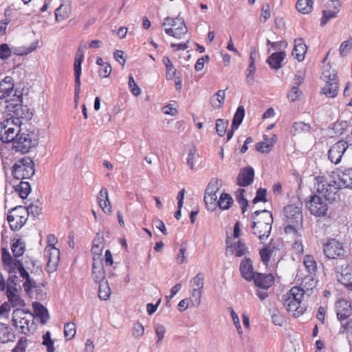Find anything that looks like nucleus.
Instances as JSON below:
<instances>
[{
  "label": "nucleus",
  "instance_id": "aec40b11",
  "mask_svg": "<svg viewBox=\"0 0 352 352\" xmlns=\"http://www.w3.org/2000/svg\"><path fill=\"white\" fill-rule=\"evenodd\" d=\"M252 280L257 287L267 289L273 285L274 278L271 274L256 273Z\"/></svg>",
  "mask_w": 352,
  "mask_h": 352
},
{
  "label": "nucleus",
  "instance_id": "0e129e2a",
  "mask_svg": "<svg viewBox=\"0 0 352 352\" xmlns=\"http://www.w3.org/2000/svg\"><path fill=\"white\" fill-rule=\"evenodd\" d=\"M266 195H267L266 189L260 188L257 190L256 196L252 201L253 204H256L259 201L266 202L267 201Z\"/></svg>",
  "mask_w": 352,
  "mask_h": 352
},
{
  "label": "nucleus",
  "instance_id": "9b49d317",
  "mask_svg": "<svg viewBox=\"0 0 352 352\" xmlns=\"http://www.w3.org/2000/svg\"><path fill=\"white\" fill-rule=\"evenodd\" d=\"M305 204L310 213L316 217H324L327 214L328 205L326 201L318 195H311Z\"/></svg>",
  "mask_w": 352,
  "mask_h": 352
},
{
  "label": "nucleus",
  "instance_id": "0eeeda50",
  "mask_svg": "<svg viewBox=\"0 0 352 352\" xmlns=\"http://www.w3.org/2000/svg\"><path fill=\"white\" fill-rule=\"evenodd\" d=\"M163 26H171L169 28H165V32L171 36L176 38H182L183 36L186 35L188 29L186 26L183 18L179 17V15L176 18L166 17L164 19L162 23Z\"/></svg>",
  "mask_w": 352,
  "mask_h": 352
},
{
  "label": "nucleus",
  "instance_id": "bf43d9fd",
  "mask_svg": "<svg viewBox=\"0 0 352 352\" xmlns=\"http://www.w3.org/2000/svg\"><path fill=\"white\" fill-rule=\"evenodd\" d=\"M202 290H197L192 289L191 293L190 300L192 302V305L195 307H197L201 303V297Z\"/></svg>",
  "mask_w": 352,
  "mask_h": 352
},
{
  "label": "nucleus",
  "instance_id": "f8f14e48",
  "mask_svg": "<svg viewBox=\"0 0 352 352\" xmlns=\"http://www.w3.org/2000/svg\"><path fill=\"white\" fill-rule=\"evenodd\" d=\"M221 186V182L217 179H212L205 190L204 202L209 210H214L218 204L217 192Z\"/></svg>",
  "mask_w": 352,
  "mask_h": 352
},
{
  "label": "nucleus",
  "instance_id": "a211bd4d",
  "mask_svg": "<svg viewBox=\"0 0 352 352\" xmlns=\"http://www.w3.org/2000/svg\"><path fill=\"white\" fill-rule=\"evenodd\" d=\"M254 177V170L251 166L241 168L236 178V184L239 186H248L253 182Z\"/></svg>",
  "mask_w": 352,
  "mask_h": 352
},
{
  "label": "nucleus",
  "instance_id": "49530a36",
  "mask_svg": "<svg viewBox=\"0 0 352 352\" xmlns=\"http://www.w3.org/2000/svg\"><path fill=\"white\" fill-rule=\"evenodd\" d=\"M228 126V121L224 119H217L216 120V131L217 134L223 137L226 132Z\"/></svg>",
  "mask_w": 352,
  "mask_h": 352
},
{
  "label": "nucleus",
  "instance_id": "ddd939ff",
  "mask_svg": "<svg viewBox=\"0 0 352 352\" xmlns=\"http://www.w3.org/2000/svg\"><path fill=\"white\" fill-rule=\"evenodd\" d=\"M323 252L329 259H342L346 251L342 243L331 239L324 245Z\"/></svg>",
  "mask_w": 352,
  "mask_h": 352
},
{
  "label": "nucleus",
  "instance_id": "a878e982",
  "mask_svg": "<svg viewBox=\"0 0 352 352\" xmlns=\"http://www.w3.org/2000/svg\"><path fill=\"white\" fill-rule=\"evenodd\" d=\"M226 243L228 245L226 252L228 253L229 251H232V254L234 251V255L236 257L245 255L248 252V248L246 247L245 244L242 243L241 241H239L236 243L230 245L229 238H227Z\"/></svg>",
  "mask_w": 352,
  "mask_h": 352
},
{
  "label": "nucleus",
  "instance_id": "423d86ee",
  "mask_svg": "<svg viewBox=\"0 0 352 352\" xmlns=\"http://www.w3.org/2000/svg\"><path fill=\"white\" fill-rule=\"evenodd\" d=\"M12 173L16 179H29L35 173L34 162L30 157H24L13 165Z\"/></svg>",
  "mask_w": 352,
  "mask_h": 352
},
{
  "label": "nucleus",
  "instance_id": "e433bc0d",
  "mask_svg": "<svg viewBox=\"0 0 352 352\" xmlns=\"http://www.w3.org/2000/svg\"><path fill=\"white\" fill-rule=\"evenodd\" d=\"M25 244L21 239H14L12 244V252L13 253L14 259L22 256L25 252Z\"/></svg>",
  "mask_w": 352,
  "mask_h": 352
},
{
  "label": "nucleus",
  "instance_id": "5fc2aeb1",
  "mask_svg": "<svg viewBox=\"0 0 352 352\" xmlns=\"http://www.w3.org/2000/svg\"><path fill=\"white\" fill-rule=\"evenodd\" d=\"M186 250H187V243L186 242H183L180 245L179 252L176 256V261L178 263L182 264L186 261V258L185 256Z\"/></svg>",
  "mask_w": 352,
  "mask_h": 352
},
{
  "label": "nucleus",
  "instance_id": "f704fd0d",
  "mask_svg": "<svg viewBox=\"0 0 352 352\" xmlns=\"http://www.w3.org/2000/svg\"><path fill=\"white\" fill-rule=\"evenodd\" d=\"M321 78L326 83L338 81L336 71L329 65L324 66Z\"/></svg>",
  "mask_w": 352,
  "mask_h": 352
},
{
  "label": "nucleus",
  "instance_id": "412c9836",
  "mask_svg": "<svg viewBox=\"0 0 352 352\" xmlns=\"http://www.w3.org/2000/svg\"><path fill=\"white\" fill-rule=\"evenodd\" d=\"M92 275L94 280L98 283L105 279V272L102 259L93 257Z\"/></svg>",
  "mask_w": 352,
  "mask_h": 352
},
{
  "label": "nucleus",
  "instance_id": "6e6552de",
  "mask_svg": "<svg viewBox=\"0 0 352 352\" xmlns=\"http://www.w3.org/2000/svg\"><path fill=\"white\" fill-rule=\"evenodd\" d=\"M10 227L12 230H19L28 220V211L26 207L18 206L12 208L7 217Z\"/></svg>",
  "mask_w": 352,
  "mask_h": 352
},
{
  "label": "nucleus",
  "instance_id": "de8ad7c7",
  "mask_svg": "<svg viewBox=\"0 0 352 352\" xmlns=\"http://www.w3.org/2000/svg\"><path fill=\"white\" fill-rule=\"evenodd\" d=\"M204 276L202 273H198L191 280L192 289L202 290L204 285Z\"/></svg>",
  "mask_w": 352,
  "mask_h": 352
},
{
  "label": "nucleus",
  "instance_id": "4c0bfd02",
  "mask_svg": "<svg viewBox=\"0 0 352 352\" xmlns=\"http://www.w3.org/2000/svg\"><path fill=\"white\" fill-rule=\"evenodd\" d=\"M304 265L311 276L316 274L317 270L316 262L311 255H306L303 261Z\"/></svg>",
  "mask_w": 352,
  "mask_h": 352
},
{
  "label": "nucleus",
  "instance_id": "c756f323",
  "mask_svg": "<svg viewBox=\"0 0 352 352\" xmlns=\"http://www.w3.org/2000/svg\"><path fill=\"white\" fill-rule=\"evenodd\" d=\"M14 338V336L12 333L11 328L8 325L0 323V344L12 342Z\"/></svg>",
  "mask_w": 352,
  "mask_h": 352
},
{
  "label": "nucleus",
  "instance_id": "a19ab883",
  "mask_svg": "<svg viewBox=\"0 0 352 352\" xmlns=\"http://www.w3.org/2000/svg\"><path fill=\"white\" fill-rule=\"evenodd\" d=\"M245 190L243 188H239L235 192L236 200L239 203L242 213H244L248 206V201L245 198L244 194Z\"/></svg>",
  "mask_w": 352,
  "mask_h": 352
},
{
  "label": "nucleus",
  "instance_id": "7ed1b4c3",
  "mask_svg": "<svg viewBox=\"0 0 352 352\" xmlns=\"http://www.w3.org/2000/svg\"><path fill=\"white\" fill-rule=\"evenodd\" d=\"M304 289L300 287H293L283 298V304L289 312L298 317L303 314L305 309L301 306V300L304 296Z\"/></svg>",
  "mask_w": 352,
  "mask_h": 352
},
{
  "label": "nucleus",
  "instance_id": "338daca9",
  "mask_svg": "<svg viewBox=\"0 0 352 352\" xmlns=\"http://www.w3.org/2000/svg\"><path fill=\"white\" fill-rule=\"evenodd\" d=\"M301 91L297 86H292L291 90L287 94V98L289 101H296L300 96Z\"/></svg>",
  "mask_w": 352,
  "mask_h": 352
},
{
  "label": "nucleus",
  "instance_id": "e2e57ef3",
  "mask_svg": "<svg viewBox=\"0 0 352 352\" xmlns=\"http://www.w3.org/2000/svg\"><path fill=\"white\" fill-rule=\"evenodd\" d=\"M28 340L26 338H21L12 352H25Z\"/></svg>",
  "mask_w": 352,
  "mask_h": 352
},
{
  "label": "nucleus",
  "instance_id": "ea45409f",
  "mask_svg": "<svg viewBox=\"0 0 352 352\" xmlns=\"http://www.w3.org/2000/svg\"><path fill=\"white\" fill-rule=\"evenodd\" d=\"M313 1L311 0H298L296 9L302 14H308L312 10Z\"/></svg>",
  "mask_w": 352,
  "mask_h": 352
},
{
  "label": "nucleus",
  "instance_id": "58836bf2",
  "mask_svg": "<svg viewBox=\"0 0 352 352\" xmlns=\"http://www.w3.org/2000/svg\"><path fill=\"white\" fill-rule=\"evenodd\" d=\"M245 116V109L243 106H239L232 119V125L234 129H238Z\"/></svg>",
  "mask_w": 352,
  "mask_h": 352
},
{
  "label": "nucleus",
  "instance_id": "473e14b6",
  "mask_svg": "<svg viewBox=\"0 0 352 352\" xmlns=\"http://www.w3.org/2000/svg\"><path fill=\"white\" fill-rule=\"evenodd\" d=\"M225 90H219L215 94L210 98V104L215 109L222 108L225 102Z\"/></svg>",
  "mask_w": 352,
  "mask_h": 352
},
{
  "label": "nucleus",
  "instance_id": "5701e85b",
  "mask_svg": "<svg viewBox=\"0 0 352 352\" xmlns=\"http://www.w3.org/2000/svg\"><path fill=\"white\" fill-rule=\"evenodd\" d=\"M14 91L13 79L10 76H6L0 82V99L8 98Z\"/></svg>",
  "mask_w": 352,
  "mask_h": 352
},
{
  "label": "nucleus",
  "instance_id": "f3484780",
  "mask_svg": "<svg viewBox=\"0 0 352 352\" xmlns=\"http://www.w3.org/2000/svg\"><path fill=\"white\" fill-rule=\"evenodd\" d=\"M336 309L339 321L347 320L352 314L351 303L345 299H340L336 302Z\"/></svg>",
  "mask_w": 352,
  "mask_h": 352
},
{
  "label": "nucleus",
  "instance_id": "cd10ccee",
  "mask_svg": "<svg viewBox=\"0 0 352 352\" xmlns=\"http://www.w3.org/2000/svg\"><path fill=\"white\" fill-rule=\"evenodd\" d=\"M338 183L341 188H352V169L346 168L338 175Z\"/></svg>",
  "mask_w": 352,
  "mask_h": 352
},
{
  "label": "nucleus",
  "instance_id": "20e7f679",
  "mask_svg": "<svg viewBox=\"0 0 352 352\" xmlns=\"http://www.w3.org/2000/svg\"><path fill=\"white\" fill-rule=\"evenodd\" d=\"M12 322L19 332L28 335L34 329V316L30 311L16 309L12 313Z\"/></svg>",
  "mask_w": 352,
  "mask_h": 352
},
{
  "label": "nucleus",
  "instance_id": "09e8293b",
  "mask_svg": "<svg viewBox=\"0 0 352 352\" xmlns=\"http://www.w3.org/2000/svg\"><path fill=\"white\" fill-rule=\"evenodd\" d=\"M65 337L67 340L72 339L76 334V324L74 322L66 323L64 326Z\"/></svg>",
  "mask_w": 352,
  "mask_h": 352
},
{
  "label": "nucleus",
  "instance_id": "79ce46f5",
  "mask_svg": "<svg viewBox=\"0 0 352 352\" xmlns=\"http://www.w3.org/2000/svg\"><path fill=\"white\" fill-rule=\"evenodd\" d=\"M98 283V297L102 300H107L111 294V289L108 282L106 280Z\"/></svg>",
  "mask_w": 352,
  "mask_h": 352
},
{
  "label": "nucleus",
  "instance_id": "8fccbe9b",
  "mask_svg": "<svg viewBox=\"0 0 352 352\" xmlns=\"http://www.w3.org/2000/svg\"><path fill=\"white\" fill-rule=\"evenodd\" d=\"M43 344L46 346L47 352H55L54 341L51 338L50 331L46 332L43 336Z\"/></svg>",
  "mask_w": 352,
  "mask_h": 352
},
{
  "label": "nucleus",
  "instance_id": "b1692460",
  "mask_svg": "<svg viewBox=\"0 0 352 352\" xmlns=\"http://www.w3.org/2000/svg\"><path fill=\"white\" fill-rule=\"evenodd\" d=\"M307 47L302 38H296L294 41V47L292 51V56L298 61H302L305 58Z\"/></svg>",
  "mask_w": 352,
  "mask_h": 352
},
{
  "label": "nucleus",
  "instance_id": "864d4df0",
  "mask_svg": "<svg viewBox=\"0 0 352 352\" xmlns=\"http://www.w3.org/2000/svg\"><path fill=\"white\" fill-rule=\"evenodd\" d=\"M273 142L270 141L268 142H261L256 144V149L257 151L262 153H267L270 151H271L272 146H273Z\"/></svg>",
  "mask_w": 352,
  "mask_h": 352
},
{
  "label": "nucleus",
  "instance_id": "69168bd1",
  "mask_svg": "<svg viewBox=\"0 0 352 352\" xmlns=\"http://www.w3.org/2000/svg\"><path fill=\"white\" fill-rule=\"evenodd\" d=\"M12 54V50L9 47L8 45L6 43H3L0 45V58L1 59H7Z\"/></svg>",
  "mask_w": 352,
  "mask_h": 352
},
{
  "label": "nucleus",
  "instance_id": "603ef678",
  "mask_svg": "<svg viewBox=\"0 0 352 352\" xmlns=\"http://www.w3.org/2000/svg\"><path fill=\"white\" fill-rule=\"evenodd\" d=\"M154 329L155 333L157 337L156 344L160 345L166 331V327L161 324H155L154 325Z\"/></svg>",
  "mask_w": 352,
  "mask_h": 352
},
{
  "label": "nucleus",
  "instance_id": "2f4dec72",
  "mask_svg": "<svg viewBox=\"0 0 352 352\" xmlns=\"http://www.w3.org/2000/svg\"><path fill=\"white\" fill-rule=\"evenodd\" d=\"M81 64L80 62H74V70L75 76V100L79 98V94L80 92V75H81Z\"/></svg>",
  "mask_w": 352,
  "mask_h": 352
},
{
  "label": "nucleus",
  "instance_id": "2eb2a0df",
  "mask_svg": "<svg viewBox=\"0 0 352 352\" xmlns=\"http://www.w3.org/2000/svg\"><path fill=\"white\" fill-rule=\"evenodd\" d=\"M44 256L47 259L46 270L54 272L58 266L60 260V251L54 245H47L44 251Z\"/></svg>",
  "mask_w": 352,
  "mask_h": 352
},
{
  "label": "nucleus",
  "instance_id": "39448f33",
  "mask_svg": "<svg viewBox=\"0 0 352 352\" xmlns=\"http://www.w3.org/2000/svg\"><path fill=\"white\" fill-rule=\"evenodd\" d=\"M21 121L19 118L6 119L0 123V140L3 142H12L21 134Z\"/></svg>",
  "mask_w": 352,
  "mask_h": 352
},
{
  "label": "nucleus",
  "instance_id": "4d7b16f0",
  "mask_svg": "<svg viewBox=\"0 0 352 352\" xmlns=\"http://www.w3.org/2000/svg\"><path fill=\"white\" fill-rule=\"evenodd\" d=\"M144 326L139 322H135L133 324L132 329V336L135 338H139L144 335Z\"/></svg>",
  "mask_w": 352,
  "mask_h": 352
},
{
  "label": "nucleus",
  "instance_id": "393cba45",
  "mask_svg": "<svg viewBox=\"0 0 352 352\" xmlns=\"http://www.w3.org/2000/svg\"><path fill=\"white\" fill-rule=\"evenodd\" d=\"M71 4L69 1L62 3L55 10V20L60 22L67 19L71 13Z\"/></svg>",
  "mask_w": 352,
  "mask_h": 352
},
{
  "label": "nucleus",
  "instance_id": "680f3d73",
  "mask_svg": "<svg viewBox=\"0 0 352 352\" xmlns=\"http://www.w3.org/2000/svg\"><path fill=\"white\" fill-rule=\"evenodd\" d=\"M255 71V64L253 63H249V65L245 71L247 82L249 84H252L253 82Z\"/></svg>",
  "mask_w": 352,
  "mask_h": 352
},
{
  "label": "nucleus",
  "instance_id": "dca6fc26",
  "mask_svg": "<svg viewBox=\"0 0 352 352\" xmlns=\"http://www.w3.org/2000/svg\"><path fill=\"white\" fill-rule=\"evenodd\" d=\"M12 148L16 152L21 153H28L32 146V140L30 134L22 133L12 142Z\"/></svg>",
  "mask_w": 352,
  "mask_h": 352
},
{
  "label": "nucleus",
  "instance_id": "052dcab7",
  "mask_svg": "<svg viewBox=\"0 0 352 352\" xmlns=\"http://www.w3.org/2000/svg\"><path fill=\"white\" fill-rule=\"evenodd\" d=\"M129 87L130 89L131 92L134 96H139L141 94V89L135 83L134 78L132 75H130L129 77Z\"/></svg>",
  "mask_w": 352,
  "mask_h": 352
},
{
  "label": "nucleus",
  "instance_id": "6e6d98bb",
  "mask_svg": "<svg viewBox=\"0 0 352 352\" xmlns=\"http://www.w3.org/2000/svg\"><path fill=\"white\" fill-rule=\"evenodd\" d=\"M352 47V38H349L344 41L339 49L340 54L342 56H346L351 51Z\"/></svg>",
  "mask_w": 352,
  "mask_h": 352
},
{
  "label": "nucleus",
  "instance_id": "13d9d810",
  "mask_svg": "<svg viewBox=\"0 0 352 352\" xmlns=\"http://www.w3.org/2000/svg\"><path fill=\"white\" fill-rule=\"evenodd\" d=\"M338 11L334 10H323L322 11V17L321 19V25H324L327 23V22L336 16Z\"/></svg>",
  "mask_w": 352,
  "mask_h": 352
},
{
  "label": "nucleus",
  "instance_id": "f257e3e1",
  "mask_svg": "<svg viewBox=\"0 0 352 352\" xmlns=\"http://www.w3.org/2000/svg\"><path fill=\"white\" fill-rule=\"evenodd\" d=\"M251 220L253 234L261 241L267 239L272 230V213L267 210H256L252 214Z\"/></svg>",
  "mask_w": 352,
  "mask_h": 352
},
{
  "label": "nucleus",
  "instance_id": "3c124183",
  "mask_svg": "<svg viewBox=\"0 0 352 352\" xmlns=\"http://www.w3.org/2000/svg\"><path fill=\"white\" fill-rule=\"evenodd\" d=\"M272 252L273 248H271L270 245H267L260 250V256L264 264L267 265L268 263Z\"/></svg>",
  "mask_w": 352,
  "mask_h": 352
},
{
  "label": "nucleus",
  "instance_id": "6ab92c4d",
  "mask_svg": "<svg viewBox=\"0 0 352 352\" xmlns=\"http://www.w3.org/2000/svg\"><path fill=\"white\" fill-rule=\"evenodd\" d=\"M336 277L341 284L349 285L352 280V267L347 263L337 267Z\"/></svg>",
  "mask_w": 352,
  "mask_h": 352
},
{
  "label": "nucleus",
  "instance_id": "7c9ffc66",
  "mask_svg": "<svg viewBox=\"0 0 352 352\" xmlns=\"http://www.w3.org/2000/svg\"><path fill=\"white\" fill-rule=\"evenodd\" d=\"M33 308L37 317L41 319L42 324H45L50 319V315L47 309L40 302H34Z\"/></svg>",
  "mask_w": 352,
  "mask_h": 352
},
{
  "label": "nucleus",
  "instance_id": "72a5a7b5",
  "mask_svg": "<svg viewBox=\"0 0 352 352\" xmlns=\"http://www.w3.org/2000/svg\"><path fill=\"white\" fill-rule=\"evenodd\" d=\"M338 81H333L326 85L321 89V93L328 98H334L338 94Z\"/></svg>",
  "mask_w": 352,
  "mask_h": 352
},
{
  "label": "nucleus",
  "instance_id": "c03bdc74",
  "mask_svg": "<svg viewBox=\"0 0 352 352\" xmlns=\"http://www.w3.org/2000/svg\"><path fill=\"white\" fill-rule=\"evenodd\" d=\"M233 199L228 193H222L218 200L219 207L223 210H228L232 204Z\"/></svg>",
  "mask_w": 352,
  "mask_h": 352
},
{
  "label": "nucleus",
  "instance_id": "a18cd8bd",
  "mask_svg": "<svg viewBox=\"0 0 352 352\" xmlns=\"http://www.w3.org/2000/svg\"><path fill=\"white\" fill-rule=\"evenodd\" d=\"M162 62L166 66V77L167 79H172L175 74L176 69H175L173 63L168 56H164Z\"/></svg>",
  "mask_w": 352,
  "mask_h": 352
},
{
  "label": "nucleus",
  "instance_id": "4468645a",
  "mask_svg": "<svg viewBox=\"0 0 352 352\" xmlns=\"http://www.w3.org/2000/svg\"><path fill=\"white\" fill-rule=\"evenodd\" d=\"M348 147V142L344 140H340L333 144L328 151V158L331 162L334 164L340 163L342 157Z\"/></svg>",
  "mask_w": 352,
  "mask_h": 352
},
{
  "label": "nucleus",
  "instance_id": "c9c22d12",
  "mask_svg": "<svg viewBox=\"0 0 352 352\" xmlns=\"http://www.w3.org/2000/svg\"><path fill=\"white\" fill-rule=\"evenodd\" d=\"M310 125L303 122H294L291 129V133L293 135H296L301 133H307L310 131Z\"/></svg>",
  "mask_w": 352,
  "mask_h": 352
},
{
  "label": "nucleus",
  "instance_id": "f03ea898",
  "mask_svg": "<svg viewBox=\"0 0 352 352\" xmlns=\"http://www.w3.org/2000/svg\"><path fill=\"white\" fill-rule=\"evenodd\" d=\"M2 262L4 269L9 273H16L19 271L20 276L25 279V282L23 283L24 289L26 292L30 291L32 289L36 287V283L35 280L32 279L25 270L22 262L19 259H12L10 254L6 250L2 249Z\"/></svg>",
  "mask_w": 352,
  "mask_h": 352
},
{
  "label": "nucleus",
  "instance_id": "4be33fe9",
  "mask_svg": "<svg viewBox=\"0 0 352 352\" xmlns=\"http://www.w3.org/2000/svg\"><path fill=\"white\" fill-rule=\"evenodd\" d=\"M240 272L241 276L246 280L250 281L257 273L254 272L252 262L250 258H245L240 263Z\"/></svg>",
  "mask_w": 352,
  "mask_h": 352
},
{
  "label": "nucleus",
  "instance_id": "37998d69",
  "mask_svg": "<svg viewBox=\"0 0 352 352\" xmlns=\"http://www.w3.org/2000/svg\"><path fill=\"white\" fill-rule=\"evenodd\" d=\"M16 191L22 199H25L31 191L30 184L28 182L21 181L19 185L16 186Z\"/></svg>",
  "mask_w": 352,
  "mask_h": 352
},
{
  "label": "nucleus",
  "instance_id": "1a4fd4ad",
  "mask_svg": "<svg viewBox=\"0 0 352 352\" xmlns=\"http://www.w3.org/2000/svg\"><path fill=\"white\" fill-rule=\"evenodd\" d=\"M301 202L295 204H288L283 208V217L285 223H294L302 226V213Z\"/></svg>",
  "mask_w": 352,
  "mask_h": 352
},
{
  "label": "nucleus",
  "instance_id": "9d476101",
  "mask_svg": "<svg viewBox=\"0 0 352 352\" xmlns=\"http://www.w3.org/2000/svg\"><path fill=\"white\" fill-rule=\"evenodd\" d=\"M339 188L341 187L334 180L327 182L326 179H320L318 182L317 192L330 201H334L339 197Z\"/></svg>",
  "mask_w": 352,
  "mask_h": 352
},
{
  "label": "nucleus",
  "instance_id": "774afa93",
  "mask_svg": "<svg viewBox=\"0 0 352 352\" xmlns=\"http://www.w3.org/2000/svg\"><path fill=\"white\" fill-rule=\"evenodd\" d=\"M341 323V328L339 331V333L344 334L348 332L350 329H352V319L343 320L340 321Z\"/></svg>",
  "mask_w": 352,
  "mask_h": 352
},
{
  "label": "nucleus",
  "instance_id": "c85d7f7f",
  "mask_svg": "<svg viewBox=\"0 0 352 352\" xmlns=\"http://www.w3.org/2000/svg\"><path fill=\"white\" fill-rule=\"evenodd\" d=\"M7 297L13 307H22L25 305L23 300L17 294V289L12 287L6 289Z\"/></svg>",
  "mask_w": 352,
  "mask_h": 352
},
{
  "label": "nucleus",
  "instance_id": "bb28decb",
  "mask_svg": "<svg viewBox=\"0 0 352 352\" xmlns=\"http://www.w3.org/2000/svg\"><path fill=\"white\" fill-rule=\"evenodd\" d=\"M285 52H276L272 54L267 59V63L272 69L278 70L281 67V63L285 58Z\"/></svg>",
  "mask_w": 352,
  "mask_h": 352
}]
</instances>
